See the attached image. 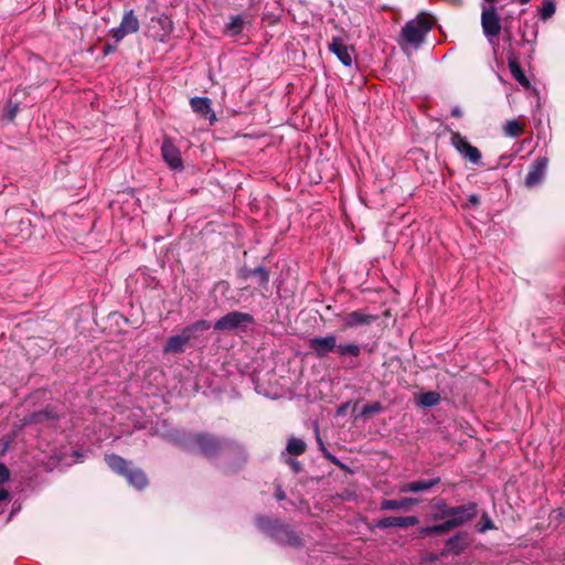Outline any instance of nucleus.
<instances>
[{"instance_id":"obj_1","label":"nucleus","mask_w":565,"mask_h":565,"mask_svg":"<svg viewBox=\"0 0 565 565\" xmlns=\"http://www.w3.org/2000/svg\"><path fill=\"white\" fill-rule=\"evenodd\" d=\"M196 449L203 456L218 460L225 472H236L247 460V452L241 444L210 434H195L193 451Z\"/></svg>"},{"instance_id":"obj_2","label":"nucleus","mask_w":565,"mask_h":565,"mask_svg":"<svg viewBox=\"0 0 565 565\" xmlns=\"http://www.w3.org/2000/svg\"><path fill=\"white\" fill-rule=\"evenodd\" d=\"M255 523L262 532L280 545L295 548L302 545L301 537L289 525L282 524L276 519L257 516Z\"/></svg>"},{"instance_id":"obj_3","label":"nucleus","mask_w":565,"mask_h":565,"mask_svg":"<svg viewBox=\"0 0 565 565\" xmlns=\"http://www.w3.org/2000/svg\"><path fill=\"white\" fill-rule=\"evenodd\" d=\"M105 462L116 473L125 476L128 483L134 488L142 490L148 486L146 473L122 457L115 454L106 455Z\"/></svg>"},{"instance_id":"obj_4","label":"nucleus","mask_w":565,"mask_h":565,"mask_svg":"<svg viewBox=\"0 0 565 565\" xmlns=\"http://www.w3.org/2000/svg\"><path fill=\"white\" fill-rule=\"evenodd\" d=\"M431 28V23L422 17L407 21L401 31L399 45L414 50L419 49Z\"/></svg>"},{"instance_id":"obj_5","label":"nucleus","mask_w":565,"mask_h":565,"mask_svg":"<svg viewBox=\"0 0 565 565\" xmlns=\"http://www.w3.org/2000/svg\"><path fill=\"white\" fill-rule=\"evenodd\" d=\"M254 322L252 315L241 311H232L217 319L214 329L218 331H245Z\"/></svg>"},{"instance_id":"obj_6","label":"nucleus","mask_w":565,"mask_h":565,"mask_svg":"<svg viewBox=\"0 0 565 565\" xmlns=\"http://www.w3.org/2000/svg\"><path fill=\"white\" fill-rule=\"evenodd\" d=\"M140 23L132 9L126 10L120 24L110 30V34L116 43H119L126 35L138 32Z\"/></svg>"},{"instance_id":"obj_7","label":"nucleus","mask_w":565,"mask_h":565,"mask_svg":"<svg viewBox=\"0 0 565 565\" xmlns=\"http://www.w3.org/2000/svg\"><path fill=\"white\" fill-rule=\"evenodd\" d=\"M451 145L454 148L463 156L469 162L473 164L481 163V153L478 148L473 147L468 142L466 137L461 136L459 132H452L450 138Z\"/></svg>"},{"instance_id":"obj_8","label":"nucleus","mask_w":565,"mask_h":565,"mask_svg":"<svg viewBox=\"0 0 565 565\" xmlns=\"http://www.w3.org/2000/svg\"><path fill=\"white\" fill-rule=\"evenodd\" d=\"M308 345L317 358L322 359L331 352H337V337L333 333H328L324 337H313L309 339Z\"/></svg>"},{"instance_id":"obj_9","label":"nucleus","mask_w":565,"mask_h":565,"mask_svg":"<svg viewBox=\"0 0 565 565\" xmlns=\"http://www.w3.org/2000/svg\"><path fill=\"white\" fill-rule=\"evenodd\" d=\"M163 437L169 443L179 446L185 450L193 451V443L195 433L184 429L172 428L163 434Z\"/></svg>"},{"instance_id":"obj_10","label":"nucleus","mask_w":565,"mask_h":565,"mask_svg":"<svg viewBox=\"0 0 565 565\" xmlns=\"http://www.w3.org/2000/svg\"><path fill=\"white\" fill-rule=\"evenodd\" d=\"M161 154L170 169L179 171L183 169L180 150L174 146L171 139L166 138L162 141Z\"/></svg>"},{"instance_id":"obj_11","label":"nucleus","mask_w":565,"mask_h":565,"mask_svg":"<svg viewBox=\"0 0 565 565\" xmlns=\"http://www.w3.org/2000/svg\"><path fill=\"white\" fill-rule=\"evenodd\" d=\"M547 164L548 159L546 157H540L534 160L524 181L527 188H534L543 181L547 170Z\"/></svg>"},{"instance_id":"obj_12","label":"nucleus","mask_w":565,"mask_h":565,"mask_svg":"<svg viewBox=\"0 0 565 565\" xmlns=\"http://www.w3.org/2000/svg\"><path fill=\"white\" fill-rule=\"evenodd\" d=\"M329 51L334 54L338 60L347 67L352 66L353 49L348 46L341 38L334 36L332 41L328 44Z\"/></svg>"},{"instance_id":"obj_13","label":"nucleus","mask_w":565,"mask_h":565,"mask_svg":"<svg viewBox=\"0 0 565 565\" xmlns=\"http://www.w3.org/2000/svg\"><path fill=\"white\" fill-rule=\"evenodd\" d=\"M418 523V518L414 515L408 516H387L376 521L375 526L379 529L387 527H402L406 529L414 526Z\"/></svg>"},{"instance_id":"obj_14","label":"nucleus","mask_w":565,"mask_h":565,"mask_svg":"<svg viewBox=\"0 0 565 565\" xmlns=\"http://www.w3.org/2000/svg\"><path fill=\"white\" fill-rule=\"evenodd\" d=\"M477 505L475 503H469L466 505L452 507L451 512H448L447 515H450L449 521L455 522L454 529L460 526L468 520L475 516Z\"/></svg>"},{"instance_id":"obj_15","label":"nucleus","mask_w":565,"mask_h":565,"mask_svg":"<svg viewBox=\"0 0 565 565\" xmlns=\"http://www.w3.org/2000/svg\"><path fill=\"white\" fill-rule=\"evenodd\" d=\"M376 320V316L365 313L360 310L352 311L343 318L345 328H359L369 326Z\"/></svg>"},{"instance_id":"obj_16","label":"nucleus","mask_w":565,"mask_h":565,"mask_svg":"<svg viewBox=\"0 0 565 565\" xmlns=\"http://www.w3.org/2000/svg\"><path fill=\"white\" fill-rule=\"evenodd\" d=\"M191 108L194 113L207 118L213 122L216 117L211 108V99L207 97H193L190 100Z\"/></svg>"},{"instance_id":"obj_17","label":"nucleus","mask_w":565,"mask_h":565,"mask_svg":"<svg viewBox=\"0 0 565 565\" xmlns=\"http://www.w3.org/2000/svg\"><path fill=\"white\" fill-rule=\"evenodd\" d=\"M190 341L183 330L180 333L170 337L163 348L166 353H182L185 344Z\"/></svg>"},{"instance_id":"obj_18","label":"nucleus","mask_w":565,"mask_h":565,"mask_svg":"<svg viewBox=\"0 0 565 565\" xmlns=\"http://www.w3.org/2000/svg\"><path fill=\"white\" fill-rule=\"evenodd\" d=\"M440 478H433L427 480H416L408 483H405L401 487V492H423L431 489L436 484H438Z\"/></svg>"},{"instance_id":"obj_19","label":"nucleus","mask_w":565,"mask_h":565,"mask_svg":"<svg viewBox=\"0 0 565 565\" xmlns=\"http://www.w3.org/2000/svg\"><path fill=\"white\" fill-rule=\"evenodd\" d=\"M210 328L211 323L207 320L201 319L184 327L182 330L188 334V338L192 340L201 337Z\"/></svg>"},{"instance_id":"obj_20","label":"nucleus","mask_w":565,"mask_h":565,"mask_svg":"<svg viewBox=\"0 0 565 565\" xmlns=\"http://www.w3.org/2000/svg\"><path fill=\"white\" fill-rule=\"evenodd\" d=\"M339 358H359L361 354V347L355 343H340L337 345V352Z\"/></svg>"},{"instance_id":"obj_21","label":"nucleus","mask_w":565,"mask_h":565,"mask_svg":"<svg viewBox=\"0 0 565 565\" xmlns=\"http://www.w3.org/2000/svg\"><path fill=\"white\" fill-rule=\"evenodd\" d=\"M152 21H156L161 29V33L156 35V39H158L160 42H164L166 39L171 34L173 31V23L167 15H160L158 18H153Z\"/></svg>"},{"instance_id":"obj_22","label":"nucleus","mask_w":565,"mask_h":565,"mask_svg":"<svg viewBox=\"0 0 565 565\" xmlns=\"http://www.w3.org/2000/svg\"><path fill=\"white\" fill-rule=\"evenodd\" d=\"M454 523L455 522H452V521L446 520L445 522H443L440 524L425 526V527H422L420 534H423V535H429V534L440 535V534H444V533L452 530Z\"/></svg>"},{"instance_id":"obj_23","label":"nucleus","mask_w":565,"mask_h":565,"mask_svg":"<svg viewBox=\"0 0 565 565\" xmlns=\"http://www.w3.org/2000/svg\"><path fill=\"white\" fill-rule=\"evenodd\" d=\"M413 502L412 499L404 498L399 500H383L381 502V510L390 511V510H404L408 508V505Z\"/></svg>"},{"instance_id":"obj_24","label":"nucleus","mask_w":565,"mask_h":565,"mask_svg":"<svg viewBox=\"0 0 565 565\" xmlns=\"http://www.w3.org/2000/svg\"><path fill=\"white\" fill-rule=\"evenodd\" d=\"M509 68H510V72L513 76V78L520 84L522 85L524 88H529L530 87V81L526 78V76L524 75L523 71L521 70L520 65L518 64L516 61H510L509 62Z\"/></svg>"},{"instance_id":"obj_25","label":"nucleus","mask_w":565,"mask_h":565,"mask_svg":"<svg viewBox=\"0 0 565 565\" xmlns=\"http://www.w3.org/2000/svg\"><path fill=\"white\" fill-rule=\"evenodd\" d=\"M306 447H307L306 443L302 439L296 438V437H290L288 439L286 449L289 455L300 456L305 452Z\"/></svg>"},{"instance_id":"obj_26","label":"nucleus","mask_w":565,"mask_h":565,"mask_svg":"<svg viewBox=\"0 0 565 565\" xmlns=\"http://www.w3.org/2000/svg\"><path fill=\"white\" fill-rule=\"evenodd\" d=\"M440 401V395L436 392H426L419 395L418 405L423 407H433Z\"/></svg>"},{"instance_id":"obj_27","label":"nucleus","mask_w":565,"mask_h":565,"mask_svg":"<svg viewBox=\"0 0 565 565\" xmlns=\"http://www.w3.org/2000/svg\"><path fill=\"white\" fill-rule=\"evenodd\" d=\"M555 10L556 7L553 0H543L542 6L539 9V15L541 20L546 21L554 15Z\"/></svg>"},{"instance_id":"obj_28","label":"nucleus","mask_w":565,"mask_h":565,"mask_svg":"<svg viewBox=\"0 0 565 565\" xmlns=\"http://www.w3.org/2000/svg\"><path fill=\"white\" fill-rule=\"evenodd\" d=\"M253 273H255L253 277L257 279L259 287L267 290L269 284V273L267 271V269L263 266H258L256 268H253Z\"/></svg>"},{"instance_id":"obj_29","label":"nucleus","mask_w":565,"mask_h":565,"mask_svg":"<svg viewBox=\"0 0 565 565\" xmlns=\"http://www.w3.org/2000/svg\"><path fill=\"white\" fill-rule=\"evenodd\" d=\"M503 132L507 137L515 138L521 135L522 126L515 119L507 121L503 126Z\"/></svg>"},{"instance_id":"obj_30","label":"nucleus","mask_w":565,"mask_h":565,"mask_svg":"<svg viewBox=\"0 0 565 565\" xmlns=\"http://www.w3.org/2000/svg\"><path fill=\"white\" fill-rule=\"evenodd\" d=\"M451 508L452 507H448L443 500L437 502L434 507V519L449 520L450 515L446 514H448V512H451Z\"/></svg>"},{"instance_id":"obj_31","label":"nucleus","mask_w":565,"mask_h":565,"mask_svg":"<svg viewBox=\"0 0 565 565\" xmlns=\"http://www.w3.org/2000/svg\"><path fill=\"white\" fill-rule=\"evenodd\" d=\"M243 23L244 21L241 15L232 17L231 21L226 25V29L230 34L236 35L242 31Z\"/></svg>"},{"instance_id":"obj_32","label":"nucleus","mask_w":565,"mask_h":565,"mask_svg":"<svg viewBox=\"0 0 565 565\" xmlns=\"http://www.w3.org/2000/svg\"><path fill=\"white\" fill-rule=\"evenodd\" d=\"M55 418V415L52 411L45 409L38 413L32 414L31 422L34 423H43V422H50Z\"/></svg>"},{"instance_id":"obj_33","label":"nucleus","mask_w":565,"mask_h":565,"mask_svg":"<svg viewBox=\"0 0 565 565\" xmlns=\"http://www.w3.org/2000/svg\"><path fill=\"white\" fill-rule=\"evenodd\" d=\"M315 430H316V438H317V443L319 445V449L321 450V452L323 454V456L329 459L331 462L333 463H338V459L332 456L326 448L322 439L320 438V435H319V429H318V425L316 424L315 425Z\"/></svg>"},{"instance_id":"obj_34","label":"nucleus","mask_w":565,"mask_h":565,"mask_svg":"<svg viewBox=\"0 0 565 565\" xmlns=\"http://www.w3.org/2000/svg\"><path fill=\"white\" fill-rule=\"evenodd\" d=\"M382 411V405L379 402L367 404L362 408V416H366L370 414L380 413Z\"/></svg>"},{"instance_id":"obj_35","label":"nucleus","mask_w":565,"mask_h":565,"mask_svg":"<svg viewBox=\"0 0 565 565\" xmlns=\"http://www.w3.org/2000/svg\"><path fill=\"white\" fill-rule=\"evenodd\" d=\"M10 479V471L4 463L0 462V486Z\"/></svg>"},{"instance_id":"obj_36","label":"nucleus","mask_w":565,"mask_h":565,"mask_svg":"<svg viewBox=\"0 0 565 565\" xmlns=\"http://www.w3.org/2000/svg\"><path fill=\"white\" fill-rule=\"evenodd\" d=\"M19 110V104H13V105H10L9 109H8V113H7V117L9 118V120H13L14 117L17 116V113Z\"/></svg>"},{"instance_id":"obj_37","label":"nucleus","mask_w":565,"mask_h":565,"mask_svg":"<svg viewBox=\"0 0 565 565\" xmlns=\"http://www.w3.org/2000/svg\"><path fill=\"white\" fill-rule=\"evenodd\" d=\"M9 491L6 489H0V513L3 511L2 503L9 500Z\"/></svg>"},{"instance_id":"obj_38","label":"nucleus","mask_w":565,"mask_h":565,"mask_svg":"<svg viewBox=\"0 0 565 565\" xmlns=\"http://www.w3.org/2000/svg\"><path fill=\"white\" fill-rule=\"evenodd\" d=\"M288 463L294 470V472H299L301 470V463L295 459H288Z\"/></svg>"},{"instance_id":"obj_39","label":"nucleus","mask_w":565,"mask_h":565,"mask_svg":"<svg viewBox=\"0 0 565 565\" xmlns=\"http://www.w3.org/2000/svg\"><path fill=\"white\" fill-rule=\"evenodd\" d=\"M255 275V273H253V268H247V267H244L241 269V277L247 279V278H250Z\"/></svg>"},{"instance_id":"obj_40","label":"nucleus","mask_w":565,"mask_h":565,"mask_svg":"<svg viewBox=\"0 0 565 565\" xmlns=\"http://www.w3.org/2000/svg\"><path fill=\"white\" fill-rule=\"evenodd\" d=\"M493 527L492 521L490 519H487L484 525H482L479 531L484 532L486 530H490Z\"/></svg>"},{"instance_id":"obj_41","label":"nucleus","mask_w":565,"mask_h":565,"mask_svg":"<svg viewBox=\"0 0 565 565\" xmlns=\"http://www.w3.org/2000/svg\"><path fill=\"white\" fill-rule=\"evenodd\" d=\"M275 495H276V499H277L278 501L284 500V499H285V497H286V495H285V492L282 491V489H281V488H278V489H277V491H276V494H275Z\"/></svg>"},{"instance_id":"obj_42","label":"nucleus","mask_w":565,"mask_h":565,"mask_svg":"<svg viewBox=\"0 0 565 565\" xmlns=\"http://www.w3.org/2000/svg\"><path fill=\"white\" fill-rule=\"evenodd\" d=\"M115 44H117V43L115 42ZM115 49H116V45L106 44L104 47V52H105V54H108V53L113 52Z\"/></svg>"},{"instance_id":"obj_43","label":"nucleus","mask_w":565,"mask_h":565,"mask_svg":"<svg viewBox=\"0 0 565 565\" xmlns=\"http://www.w3.org/2000/svg\"><path fill=\"white\" fill-rule=\"evenodd\" d=\"M451 115H452L454 117H460V116H461V110H460V108H459V107H454V108L451 109Z\"/></svg>"},{"instance_id":"obj_44","label":"nucleus","mask_w":565,"mask_h":565,"mask_svg":"<svg viewBox=\"0 0 565 565\" xmlns=\"http://www.w3.org/2000/svg\"><path fill=\"white\" fill-rule=\"evenodd\" d=\"M469 201L471 204H477L479 202V198L477 195H470Z\"/></svg>"},{"instance_id":"obj_45","label":"nucleus","mask_w":565,"mask_h":565,"mask_svg":"<svg viewBox=\"0 0 565 565\" xmlns=\"http://www.w3.org/2000/svg\"><path fill=\"white\" fill-rule=\"evenodd\" d=\"M495 30H497V34H498V33H499V30H500V25H499V23H498V22H497Z\"/></svg>"},{"instance_id":"obj_46","label":"nucleus","mask_w":565,"mask_h":565,"mask_svg":"<svg viewBox=\"0 0 565 565\" xmlns=\"http://www.w3.org/2000/svg\"><path fill=\"white\" fill-rule=\"evenodd\" d=\"M454 1H455V3H458V4L461 3V0H454Z\"/></svg>"}]
</instances>
